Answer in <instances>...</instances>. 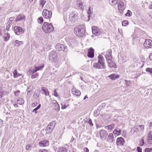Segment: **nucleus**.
I'll return each instance as SVG.
<instances>
[{"mask_svg":"<svg viewBox=\"0 0 152 152\" xmlns=\"http://www.w3.org/2000/svg\"><path fill=\"white\" fill-rule=\"evenodd\" d=\"M53 105L54 107V109L57 110V111H59L60 107L58 104L57 103L56 101H55V102L53 103Z\"/></svg>","mask_w":152,"mask_h":152,"instance_id":"obj_28","label":"nucleus"},{"mask_svg":"<svg viewBox=\"0 0 152 152\" xmlns=\"http://www.w3.org/2000/svg\"><path fill=\"white\" fill-rule=\"evenodd\" d=\"M99 109L96 110V111H95L94 112V116H97L99 114Z\"/></svg>","mask_w":152,"mask_h":152,"instance_id":"obj_46","label":"nucleus"},{"mask_svg":"<svg viewBox=\"0 0 152 152\" xmlns=\"http://www.w3.org/2000/svg\"><path fill=\"white\" fill-rule=\"evenodd\" d=\"M78 18V14L75 11L71 12L69 15V18L71 21L75 22Z\"/></svg>","mask_w":152,"mask_h":152,"instance_id":"obj_6","label":"nucleus"},{"mask_svg":"<svg viewBox=\"0 0 152 152\" xmlns=\"http://www.w3.org/2000/svg\"><path fill=\"white\" fill-rule=\"evenodd\" d=\"M44 67V65L43 64L42 66H39L36 67L34 66V67L33 68H31V69H32V70L31 72L33 73L34 72H36L37 71L42 69Z\"/></svg>","mask_w":152,"mask_h":152,"instance_id":"obj_21","label":"nucleus"},{"mask_svg":"<svg viewBox=\"0 0 152 152\" xmlns=\"http://www.w3.org/2000/svg\"><path fill=\"white\" fill-rule=\"evenodd\" d=\"M124 140L122 137H118L116 140V143L118 146H122L124 143Z\"/></svg>","mask_w":152,"mask_h":152,"instance_id":"obj_14","label":"nucleus"},{"mask_svg":"<svg viewBox=\"0 0 152 152\" xmlns=\"http://www.w3.org/2000/svg\"><path fill=\"white\" fill-rule=\"evenodd\" d=\"M22 44V41H19L17 40H16L14 42V46L16 47H18L20 45Z\"/></svg>","mask_w":152,"mask_h":152,"instance_id":"obj_33","label":"nucleus"},{"mask_svg":"<svg viewBox=\"0 0 152 152\" xmlns=\"http://www.w3.org/2000/svg\"><path fill=\"white\" fill-rule=\"evenodd\" d=\"M110 1H111L112 2V5L116 4L118 2V0H109Z\"/></svg>","mask_w":152,"mask_h":152,"instance_id":"obj_45","label":"nucleus"},{"mask_svg":"<svg viewBox=\"0 0 152 152\" xmlns=\"http://www.w3.org/2000/svg\"><path fill=\"white\" fill-rule=\"evenodd\" d=\"M55 48L57 50L59 51H63L66 52L68 50L67 47L66 46L60 43L56 44L55 46Z\"/></svg>","mask_w":152,"mask_h":152,"instance_id":"obj_5","label":"nucleus"},{"mask_svg":"<svg viewBox=\"0 0 152 152\" xmlns=\"http://www.w3.org/2000/svg\"><path fill=\"white\" fill-rule=\"evenodd\" d=\"M13 77L14 78H16L18 77L21 75V74L18 73L17 70L15 69L13 72Z\"/></svg>","mask_w":152,"mask_h":152,"instance_id":"obj_32","label":"nucleus"},{"mask_svg":"<svg viewBox=\"0 0 152 152\" xmlns=\"http://www.w3.org/2000/svg\"><path fill=\"white\" fill-rule=\"evenodd\" d=\"M39 145L41 147L47 146L49 145V142L47 140H42L39 142Z\"/></svg>","mask_w":152,"mask_h":152,"instance_id":"obj_16","label":"nucleus"},{"mask_svg":"<svg viewBox=\"0 0 152 152\" xmlns=\"http://www.w3.org/2000/svg\"><path fill=\"white\" fill-rule=\"evenodd\" d=\"M41 88L42 90L44 92L46 96H48L49 95V91L46 88L42 87Z\"/></svg>","mask_w":152,"mask_h":152,"instance_id":"obj_31","label":"nucleus"},{"mask_svg":"<svg viewBox=\"0 0 152 152\" xmlns=\"http://www.w3.org/2000/svg\"><path fill=\"white\" fill-rule=\"evenodd\" d=\"M149 58L152 61V53H151L149 55Z\"/></svg>","mask_w":152,"mask_h":152,"instance_id":"obj_59","label":"nucleus"},{"mask_svg":"<svg viewBox=\"0 0 152 152\" xmlns=\"http://www.w3.org/2000/svg\"><path fill=\"white\" fill-rule=\"evenodd\" d=\"M107 61L109 67L111 68H116L115 64L112 60V59L107 60Z\"/></svg>","mask_w":152,"mask_h":152,"instance_id":"obj_18","label":"nucleus"},{"mask_svg":"<svg viewBox=\"0 0 152 152\" xmlns=\"http://www.w3.org/2000/svg\"><path fill=\"white\" fill-rule=\"evenodd\" d=\"M72 92L73 94L76 96H80L81 94L80 91L79 90H76L75 91H74L73 90V89H72Z\"/></svg>","mask_w":152,"mask_h":152,"instance_id":"obj_30","label":"nucleus"},{"mask_svg":"<svg viewBox=\"0 0 152 152\" xmlns=\"http://www.w3.org/2000/svg\"><path fill=\"white\" fill-rule=\"evenodd\" d=\"M144 144L143 139H142L140 141V143L139 145L140 146H143Z\"/></svg>","mask_w":152,"mask_h":152,"instance_id":"obj_47","label":"nucleus"},{"mask_svg":"<svg viewBox=\"0 0 152 152\" xmlns=\"http://www.w3.org/2000/svg\"><path fill=\"white\" fill-rule=\"evenodd\" d=\"M115 126V125L114 124H112L110 125L105 126V128L107 129L109 132H111L112 131Z\"/></svg>","mask_w":152,"mask_h":152,"instance_id":"obj_25","label":"nucleus"},{"mask_svg":"<svg viewBox=\"0 0 152 152\" xmlns=\"http://www.w3.org/2000/svg\"><path fill=\"white\" fill-rule=\"evenodd\" d=\"M148 142L149 144H152V132H150L148 134Z\"/></svg>","mask_w":152,"mask_h":152,"instance_id":"obj_24","label":"nucleus"},{"mask_svg":"<svg viewBox=\"0 0 152 152\" xmlns=\"http://www.w3.org/2000/svg\"><path fill=\"white\" fill-rule=\"evenodd\" d=\"M14 17H11L10 18L8 21L12 23V21L14 20Z\"/></svg>","mask_w":152,"mask_h":152,"instance_id":"obj_49","label":"nucleus"},{"mask_svg":"<svg viewBox=\"0 0 152 152\" xmlns=\"http://www.w3.org/2000/svg\"><path fill=\"white\" fill-rule=\"evenodd\" d=\"M85 28L82 25L77 26L74 29V32L75 34L80 37H82L85 35Z\"/></svg>","mask_w":152,"mask_h":152,"instance_id":"obj_2","label":"nucleus"},{"mask_svg":"<svg viewBox=\"0 0 152 152\" xmlns=\"http://www.w3.org/2000/svg\"><path fill=\"white\" fill-rule=\"evenodd\" d=\"M43 152H50L46 149H43L42 150Z\"/></svg>","mask_w":152,"mask_h":152,"instance_id":"obj_61","label":"nucleus"},{"mask_svg":"<svg viewBox=\"0 0 152 152\" xmlns=\"http://www.w3.org/2000/svg\"><path fill=\"white\" fill-rule=\"evenodd\" d=\"M15 33L17 35H19L24 32V30L19 26H15L14 27Z\"/></svg>","mask_w":152,"mask_h":152,"instance_id":"obj_9","label":"nucleus"},{"mask_svg":"<svg viewBox=\"0 0 152 152\" xmlns=\"http://www.w3.org/2000/svg\"><path fill=\"white\" fill-rule=\"evenodd\" d=\"M94 49L92 48H91L88 50L87 56L91 58H93L94 57Z\"/></svg>","mask_w":152,"mask_h":152,"instance_id":"obj_20","label":"nucleus"},{"mask_svg":"<svg viewBox=\"0 0 152 152\" xmlns=\"http://www.w3.org/2000/svg\"><path fill=\"white\" fill-rule=\"evenodd\" d=\"M132 12L129 10H128L127 11V13L125 14V15L128 16H131L132 15Z\"/></svg>","mask_w":152,"mask_h":152,"instance_id":"obj_41","label":"nucleus"},{"mask_svg":"<svg viewBox=\"0 0 152 152\" xmlns=\"http://www.w3.org/2000/svg\"><path fill=\"white\" fill-rule=\"evenodd\" d=\"M12 23L8 21V22H7V25H6V30H7V31L9 30V28L11 26V25Z\"/></svg>","mask_w":152,"mask_h":152,"instance_id":"obj_38","label":"nucleus"},{"mask_svg":"<svg viewBox=\"0 0 152 152\" xmlns=\"http://www.w3.org/2000/svg\"><path fill=\"white\" fill-rule=\"evenodd\" d=\"M125 81L126 83V86H128L130 84V82L129 81H128L126 80H125Z\"/></svg>","mask_w":152,"mask_h":152,"instance_id":"obj_52","label":"nucleus"},{"mask_svg":"<svg viewBox=\"0 0 152 152\" xmlns=\"http://www.w3.org/2000/svg\"><path fill=\"white\" fill-rule=\"evenodd\" d=\"M25 19V16L23 14H20L17 17L16 20H15V21L17 22Z\"/></svg>","mask_w":152,"mask_h":152,"instance_id":"obj_26","label":"nucleus"},{"mask_svg":"<svg viewBox=\"0 0 152 152\" xmlns=\"http://www.w3.org/2000/svg\"><path fill=\"white\" fill-rule=\"evenodd\" d=\"M54 29V28L53 25L51 23L47 22H45L42 26V29L46 33L50 32Z\"/></svg>","mask_w":152,"mask_h":152,"instance_id":"obj_3","label":"nucleus"},{"mask_svg":"<svg viewBox=\"0 0 152 152\" xmlns=\"http://www.w3.org/2000/svg\"><path fill=\"white\" fill-rule=\"evenodd\" d=\"M42 15L45 18L50 19L52 16V12L51 11H48L47 10L45 9L43 10Z\"/></svg>","mask_w":152,"mask_h":152,"instance_id":"obj_8","label":"nucleus"},{"mask_svg":"<svg viewBox=\"0 0 152 152\" xmlns=\"http://www.w3.org/2000/svg\"><path fill=\"white\" fill-rule=\"evenodd\" d=\"M128 24V22L127 20H126L123 21L122 22V25L123 26H126Z\"/></svg>","mask_w":152,"mask_h":152,"instance_id":"obj_42","label":"nucleus"},{"mask_svg":"<svg viewBox=\"0 0 152 152\" xmlns=\"http://www.w3.org/2000/svg\"><path fill=\"white\" fill-rule=\"evenodd\" d=\"M121 130L119 128H117L114 130L113 133L117 135H118L121 134Z\"/></svg>","mask_w":152,"mask_h":152,"instance_id":"obj_27","label":"nucleus"},{"mask_svg":"<svg viewBox=\"0 0 152 152\" xmlns=\"http://www.w3.org/2000/svg\"><path fill=\"white\" fill-rule=\"evenodd\" d=\"M88 14V20L89 19V17L91 16V11L90 9V7H89L88 11L87 12Z\"/></svg>","mask_w":152,"mask_h":152,"instance_id":"obj_40","label":"nucleus"},{"mask_svg":"<svg viewBox=\"0 0 152 152\" xmlns=\"http://www.w3.org/2000/svg\"><path fill=\"white\" fill-rule=\"evenodd\" d=\"M10 37V35L8 33L5 34L4 37V40L5 42H7L9 39Z\"/></svg>","mask_w":152,"mask_h":152,"instance_id":"obj_29","label":"nucleus"},{"mask_svg":"<svg viewBox=\"0 0 152 152\" xmlns=\"http://www.w3.org/2000/svg\"><path fill=\"white\" fill-rule=\"evenodd\" d=\"M41 105L40 104H39L36 108H35L34 110H33L32 112H34L35 113H37L36 111L38 110L40 107Z\"/></svg>","mask_w":152,"mask_h":152,"instance_id":"obj_39","label":"nucleus"},{"mask_svg":"<svg viewBox=\"0 0 152 152\" xmlns=\"http://www.w3.org/2000/svg\"><path fill=\"white\" fill-rule=\"evenodd\" d=\"M108 77L112 80H115L118 78L119 75L116 74H113L109 75Z\"/></svg>","mask_w":152,"mask_h":152,"instance_id":"obj_23","label":"nucleus"},{"mask_svg":"<svg viewBox=\"0 0 152 152\" xmlns=\"http://www.w3.org/2000/svg\"><path fill=\"white\" fill-rule=\"evenodd\" d=\"M88 123L91 126H93V124L92 123V120L91 119H89Z\"/></svg>","mask_w":152,"mask_h":152,"instance_id":"obj_55","label":"nucleus"},{"mask_svg":"<svg viewBox=\"0 0 152 152\" xmlns=\"http://www.w3.org/2000/svg\"><path fill=\"white\" fill-rule=\"evenodd\" d=\"M29 88L27 89V94L28 96H30L32 94V91L31 90H29Z\"/></svg>","mask_w":152,"mask_h":152,"instance_id":"obj_44","label":"nucleus"},{"mask_svg":"<svg viewBox=\"0 0 152 152\" xmlns=\"http://www.w3.org/2000/svg\"><path fill=\"white\" fill-rule=\"evenodd\" d=\"M76 4L79 8L82 10H84L85 4L81 0H77V1Z\"/></svg>","mask_w":152,"mask_h":152,"instance_id":"obj_17","label":"nucleus"},{"mask_svg":"<svg viewBox=\"0 0 152 152\" xmlns=\"http://www.w3.org/2000/svg\"><path fill=\"white\" fill-rule=\"evenodd\" d=\"M30 147V145H27L26 147V150H28L29 148Z\"/></svg>","mask_w":152,"mask_h":152,"instance_id":"obj_57","label":"nucleus"},{"mask_svg":"<svg viewBox=\"0 0 152 152\" xmlns=\"http://www.w3.org/2000/svg\"><path fill=\"white\" fill-rule=\"evenodd\" d=\"M145 71L152 75V68H147L145 69Z\"/></svg>","mask_w":152,"mask_h":152,"instance_id":"obj_36","label":"nucleus"},{"mask_svg":"<svg viewBox=\"0 0 152 152\" xmlns=\"http://www.w3.org/2000/svg\"><path fill=\"white\" fill-rule=\"evenodd\" d=\"M54 95L56 97H58V96L56 90L54 91Z\"/></svg>","mask_w":152,"mask_h":152,"instance_id":"obj_51","label":"nucleus"},{"mask_svg":"<svg viewBox=\"0 0 152 152\" xmlns=\"http://www.w3.org/2000/svg\"><path fill=\"white\" fill-rule=\"evenodd\" d=\"M97 63H94L93 66L94 68L98 69H104L105 68L104 59L102 56L99 55L98 57Z\"/></svg>","mask_w":152,"mask_h":152,"instance_id":"obj_1","label":"nucleus"},{"mask_svg":"<svg viewBox=\"0 0 152 152\" xmlns=\"http://www.w3.org/2000/svg\"><path fill=\"white\" fill-rule=\"evenodd\" d=\"M62 107L61 108L62 109H65L68 106L69 104H68L67 105H66L65 104H62Z\"/></svg>","mask_w":152,"mask_h":152,"instance_id":"obj_48","label":"nucleus"},{"mask_svg":"<svg viewBox=\"0 0 152 152\" xmlns=\"http://www.w3.org/2000/svg\"><path fill=\"white\" fill-rule=\"evenodd\" d=\"M57 54L56 52L52 51L49 54L48 56V59L49 60L55 62L57 59Z\"/></svg>","mask_w":152,"mask_h":152,"instance_id":"obj_7","label":"nucleus"},{"mask_svg":"<svg viewBox=\"0 0 152 152\" xmlns=\"http://www.w3.org/2000/svg\"><path fill=\"white\" fill-rule=\"evenodd\" d=\"M58 152H67V150L65 147H59L58 149Z\"/></svg>","mask_w":152,"mask_h":152,"instance_id":"obj_34","label":"nucleus"},{"mask_svg":"<svg viewBox=\"0 0 152 152\" xmlns=\"http://www.w3.org/2000/svg\"><path fill=\"white\" fill-rule=\"evenodd\" d=\"M137 152H142V149L139 147H137Z\"/></svg>","mask_w":152,"mask_h":152,"instance_id":"obj_50","label":"nucleus"},{"mask_svg":"<svg viewBox=\"0 0 152 152\" xmlns=\"http://www.w3.org/2000/svg\"><path fill=\"white\" fill-rule=\"evenodd\" d=\"M46 3V1L44 0H40L39 1V5L42 6V8Z\"/></svg>","mask_w":152,"mask_h":152,"instance_id":"obj_37","label":"nucleus"},{"mask_svg":"<svg viewBox=\"0 0 152 152\" xmlns=\"http://www.w3.org/2000/svg\"><path fill=\"white\" fill-rule=\"evenodd\" d=\"M149 126L150 127H152V121L150 123Z\"/></svg>","mask_w":152,"mask_h":152,"instance_id":"obj_63","label":"nucleus"},{"mask_svg":"<svg viewBox=\"0 0 152 152\" xmlns=\"http://www.w3.org/2000/svg\"><path fill=\"white\" fill-rule=\"evenodd\" d=\"M149 8L150 9H152V4L150 5L149 6Z\"/></svg>","mask_w":152,"mask_h":152,"instance_id":"obj_64","label":"nucleus"},{"mask_svg":"<svg viewBox=\"0 0 152 152\" xmlns=\"http://www.w3.org/2000/svg\"><path fill=\"white\" fill-rule=\"evenodd\" d=\"M32 70V69H29L28 70V72L29 73H31V78L32 79H34L35 78H36L37 76H38L39 75V74L38 73L34 72L33 73L31 72Z\"/></svg>","mask_w":152,"mask_h":152,"instance_id":"obj_22","label":"nucleus"},{"mask_svg":"<svg viewBox=\"0 0 152 152\" xmlns=\"http://www.w3.org/2000/svg\"><path fill=\"white\" fill-rule=\"evenodd\" d=\"M99 134L100 136V139L102 140H106V138L108 135V133L107 131L102 129L99 132Z\"/></svg>","mask_w":152,"mask_h":152,"instance_id":"obj_10","label":"nucleus"},{"mask_svg":"<svg viewBox=\"0 0 152 152\" xmlns=\"http://www.w3.org/2000/svg\"><path fill=\"white\" fill-rule=\"evenodd\" d=\"M55 125L56 123L54 121H52L49 123L45 129L46 133L50 134L51 132L54 128Z\"/></svg>","mask_w":152,"mask_h":152,"instance_id":"obj_4","label":"nucleus"},{"mask_svg":"<svg viewBox=\"0 0 152 152\" xmlns=\"http://www.w3.org/2000/svg\"><path fill=\"white\" fill-rule=\"evenodd\" d=\"M20 93V91H16L15 92L14 94L16 96H18V94Z\"/></svg>","mask_w":152,"mask_h":152,"instance_id":"obj_56","label":"nucleus"},{"mask_svg":"<svg viewBox=\"0 0 152 152\" xmlns=\"http://www.w3.org/2000/svg\"><path fill=\"white\" fill-rule=\"evenodd\" d=\"M92 30L93 34L97 36H99L102 32L101 30H100L97 27L94 26H92Z\"/></svg>","mask_w":152,"mask_h":152,"instance_id":"obj_11","label":"nucleus"},{"mask_svg":"<svg viewBox=\"0 0 152 152\" xmlns=\"http://www.w3.org/2000/svg\"><path fill=\"white\" fill-rule=\"evenodd\" d=\"M24 101L21 99H19L17 100V103L20 104H24Z\"/></svg>","mask_w":152,"mask_h":152,"instance_id":"obj_35","label":"nucleus"},{"mask_svg":"<svg viewBox=\"0 0 152 152\" xmlns=\"http://www.w3.org/2000/svg\"><path fill=\"white\" fill-rule=\"evenodd\" d=\"M37 21L39 23H41L43 22V18L42 17H39L37 19Z\"/></svg>","mask_w":152,"mask_h":152,"instance_id":"obj_43","label":"nucleus"},{"mask_svg":"<svg viewBox=\"0 0 152 152\" xmlns=\"http://www.w3.org/2000/svg\"><path fill=\"white\" fill-rule=\"evenodd\" d=\"M139 127L140 128L141 131L143 130L144 129V126L143 125H139Z\"/></svg>","mask_w":152,"mask_h":152,"instance_id":"obj_53","label":"nucleus"},{"mask_svg":"<svg viewBox=\"0 0 152 152\" xmlns=\"http://www.w3.org/2000/svg\"><path fill=\"white\" fill-rule=\"evenodd\" d=\"M114 140V137L112 133H110L106 139V141L109 142H112Z\"/></svg>","mask_w":152,"mask_h":152,"instance_id":"obj_15","label":"nucleus"},{"mask_svg":"<svg viewBox=\"0 0 152 152\" xmlns=\"http://www.w3.org/2000/svg\"><path fill=\"white\" fill-rule=\"evenodd\" d=\"M84 151L86 152H89V150L87 148H84Z\"/></svg>","mask_w":152,"mask_h":152,"instance_id":"obj_58","label":"nucleus"},{"mask_svg":"<svg viewBox=\"0 0 152 152\" xmlns=\"http://www.w3.org/2000/svg\"><path fill=\"white\" fill-rule=\"evenodd\" d=\"M74 138L73 137H72V138L70 142H72L74 140Z\"/></svg>","mask_w":152,"mask_h":152,"instance_id":"obj_62","label":"nucleus"},{"mask_svg":"<svg viewBox=\"0 0 152 152\" xmlns=\"http://www.w3.org/2000/svg\"><path fill=\"white\" fill-rule=\"evenodd\" d=\"M112 51L111 50H109L107 52L106 54L105 55L106 60H107L112 59V57L111 55Z\"/></svg>","mask_w":152,"mask_h":152,"instance_id":"obj_19","label":"nucleus"},{"mask_svg":"<svg viewBox=\"0 0 152 152\" xmlns=\"http://www.w3.org/2000/svg\"><path fill=\"white\" fill-rule=\"evenodd\" d=\"M118 7L119 12L122 13L125 9L126 6L124 5V2L120 1L118 3Z\"/></svg>","mask_w":152,"mask_h":152,"instance_id":"obj_13","label":"nucleus"},{"mask_svg":"<svg viewBox=\"0 0 152 152\" xmlns=\"http://www.w3.org/2000/svg\"><path fill=\"white\" fill-rule=\"evenodd\" d=\"M151 149L149 148H146L145 149V152H150Z\"/></svg>","mask_w":152,"mask_h":152,"instance_id":"obj_54","label":"nucleus"},{"mask_svg":"<svg viewBox=\"0 0 152 152\" xmlns=\"http://www.w3.org/2000/svg\"><path fill=\"white\" fill-rule=\"evenodd\" d=\"M143 45L147 49L152 48V41L150 39H145Z\"/></svg>","mask_w":152,"mask_h":152,"instance_id":"obj_12","label":"nucleus"},{"mask_svg":"<svg viewBox=\"0 0 152 152\" xmlns=\"http://www.w3.org/2000/svg\"><path fill=\"white\" fill-rule=\"evenodd\" d=\"M138 127H135L134 129V132L137 131H138L137 130H138Z\"/></svg>","mask_w":152,"mask_h":152,"instance_id":"obj_60","label":"nucleus"}]
</instances>
